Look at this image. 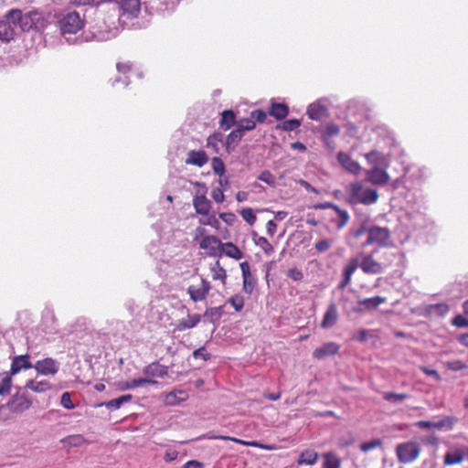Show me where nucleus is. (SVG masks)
Segmentation results:
<instances>
[{
  "label": "nucleus",
  "mask_w": 468,
  "mask_h": 468,
  "mask_svg": "<svg viewBox=\"0 0 468 468\" xmlns=\"http://www.w3.org/2000/svg\"><path fill=\"white\" fill-rule=\"evenodd\" d=\"M378 199V193L376 189L365 187L359 182L352 183L349 186V202L351 204H363L366 206L375 204Z\"/></svg>",
  "instance_id": "f257e3e1"
},
{
  "label": "nucleus",
  "mask_w": 468,
  "mask_h": 468,
  "mask_svg": "<svg viewBox=\"0 0 468 468\" xmlns=\"http://www.w3.org/2000/svg\"><path fill=\"white\" fill-rule=\"evenodd\" d=\"M6 17L11 19L14 25H18L23 31H28L37 27L41 14L37 10L22 13L20 9H11L7 12Z\"/></svg>",
  "instance_id": "f03ea898"
},
{
  "label": "nucleus",
  "mask_w": 468,
  "mask_h": 468,
  "mask_svg": "<svg viewBox=\"0 0 468 468\" xmlns=\"http://www.w3.org/2000/svg\"><path fill=\"white\" fill-rule=\"evenodd\" d=\"M377 252L374 250L370 254L361 253L359 255L360 258V268L362 271L366 274H380L384 271V270L388 267L391 262L394 261L395 254L394 253H387L388 262L382 263L378 262L373 258V254Z\"/></svg>",
  "instance_id": "7ed1b4c3"
},
{
  "label": "nucleus",
  "mask_w": 468,
  "mask_h": 468,
  "mask_svg": "<svg viewBox=\"0 0 468 468\" xmlns=\"http://www.w3.org/2000/svg\"><path fill=\"white\" fill-rule=\"evenodd\" d=\"M391 232L387 227L371 226L367 230V239L363 246L378 245L380 248L388 247L391 242Z\"/></svg>",
  "instance_id": "20e7f679"
},
{
  "label": "nucleus",
  "mask_w": 468,
  "mask_h": 468,
  "mask_svg": "<svg viewBox=\"0 0 468 468\" xmlns=\"http://www.w3.org/2000/svg\"><path fill=\"white\" fill-rule=\"evenodd\" d=\"M420 445L411 441L399 443L395 449L399 463L404 464L416 461L420 456Z\"/></svg>",
  "instance_id": "39448f33"
},
{
  "label": "nucleus",
  "mask_w": 468,
  "mask_h": 468,
  "mask_svg": "<svg viewBox=\"0 0 468 468\" xmlns=\"http://www.w3.org/2000/svg\"><path fill=\"white\" fill-rule=\"evenodd\" d=\"M84 26V21L76 11L69 12L59 20V27L63 35L76 34Z\"/></svg>",
  "instance_id": "423d86ee"
},
{
  "label": "nucleus",
  "mask_w": 468,
  "mask_h": 468,
  "mask_svg": "<svg viewBox=\"0 0 468 468\" xmlns=\"http://www.w3.org/2000/svg\"><path fill=\"white\" fill-rule=\"evenodd\" d=\"M210 290L211 286L209 282L205 279H201L198 284L190 285L187 289V292L190 299L197 303L205 300Z\"/></svg>",
  "instance_id": "0eeeda50"
},
{
  "label": "nucleus",
  "mask_w": 468,
  "mask_h": 468,
  "mask_svg": "<svg viewBox=\"0 0 468 468\" xmlns=\"http://www.w3.org/2000/svg\"><path fill=\"white\" fill-rule=\"evenodd\" d=\"M389 176L385 169L374 166L366 172V181L376 186H384L389 181Z\"/></svg>",
  "instance_id": "6e6552de"
},
{
  "label": "nucleus",
  "mask_w": 468,
  "mask_h": 468,
  "mask_svg": "<svg viewBox=\"0 0 468 468\" xmlns=\"http://www.w3.org/2000/svg\"><path fill=\"white\" fill-rule=\"evenodd\" d=\"M34 368L40 375H55L59 369V363L51 357H48L37 361Z\"/></svg>",
  "instance_id": "1a4fd4ad"
},
{
  "label": "nucleus",
  "mask_w": 468,
  "mask_h": 468,
  "mask_svg": "<svg viewBox=\"0 0 468 468\" xmlns=\"http://www.w3.org/2000/svg\"><path fill=\"white\" fill-rule=\"evenodd\" d=\"M32 401L25 394H15L7 403L8 409L12 412H23L28 410Z\"/></svg>",
  "instance_id": "9d476101"
},
{
  "label": "nucleus",
  "mask_w": 468,
  "mask_h": 468,
  "mask_svg": "<svg viewBox=\"0 0 468 468\" xmlns=\"http://www.w3.org/2000/svg\"><path fill=\"white\" fill-rule=\"evenodd\" d=\"M199 247L207 250L210 256H219L222 242L216 236H205L201 239Z\"/></svg>",
  "instance_id": "9b49d317"
},
{
  "label": "nucleus",
  "mask_w": 468,
  "mask_h": 468,
  "mask_svg": "<svg viewBox=\"0 0 468 468\" xmlns=\"http://www.w3.org/2000/svg\"><path fill=\"white\" fill-rule=\"evenodd\" d=\"M239 266L243 278V291L248 294H251L256 286V279L250 272V267L248 261L241 262Z\"/></svg>",
  "instance_id": "f8f14e48"
},
{
  "label": "nucleus",
  "mask_w": 468,
  "mask_h": 468,
  "mask_svg": "<svg viewBox=\"0 0 468 468\" xmlns=\"http://www.w3.org/2000/svg\"><path fill=\"white\" fill-rule=\"evenodd\" d=\"M340 346L335 342H327L322 346L315 348L313 356L318 360H322L326 356H334L338 353Z\"/></svg>",
  "instance_id": "ddd939ff"
},
{
  "label": "nucleus",
  "mask_w": 468,
  "mask_h": 468,
  "mask_svg": "<svg viewBox=\"0 0 468 468\" xmlns=\"http://www.w3.org/2000/svg\"><path fill=\"white\" fill-rule=\"evenodd\" d=\"M32 367H34V365L31 364L28 355L16 356L12 359L10 372L8 373L12 377L16 375L22 369H28Z\"/></svg>",
  "instance_id": "4468645a"
},
{
  "label": "nucleus",
  "mask_w": 468,
  "mask_h": 468,
  "mask_svg": "<svg viewBox=\"0 0 468 468\" xmlns=\"http://www.w3.org/2000/svg\"><path fill=\"white\" fill-rule=\"evenodd\" d=\"M337 160L340 165L349 173L358 175L361 171L360 165L353 160L347 154L339 152L337 154Z\"/></svg>",
  "instance_id": "2eb2a0df"
},
{
  "label": "nucleus",
  "mask_w": 468,
  "mask_h": 468,
  "mask_svg": "<svg viewBox=\"0 0 468 468\" xmlns=\"http://www.w3.org/2000/svg\"><path fill=\"white\" fill-rule=\"evenodd\" d=\"M120 5L122 10V16L127 18L137 16L141 9L140 0H121Z\"/></svg>",
  "instance_id": "dca6fc26"
},
{
  "label": "nucleus",
  "mask_w": 468,
  "mask_h": 468,
  "mask_svg": "<svg viewBox=\"0 0 468 468\" xmlns=\"http://www.w3.org/2000/svg\"><path fill=\"white\" fill-rule=\"evenodd\" d=\"M338 320V310L335 303H331L324 314L321 327L324 329L333 327Z\"/></svg>",
  "instance_id": "f3484780"
},
{
  "label": "nucleus",
  "mask_w": 468,
  "mask_h": 468,
  "mask_svg": "<svg viewBox=\"0 0 468 468\" xmlns=\"http://www.w3.org/2000/svg\"><path fill=\"white\" fill-rule=\"evenodd\" d=\"M208 162V157L205 151L191 150L187 153L186 159V165H196L197 167H203Z\"/></svg>",
  "instance_id": "a211bd4d"
},
{
  "label": "nucleus",
  "mask_w": 468,
  "mask_h": 468,
  "mask_svg": "<svg viewBox=\"0 0 468 468\" xmlns=\"http://www.w3.org/2000/svg\"><path fill=\"white\" fill-rule=\"evenodd\" d=\"M11 19H8L6 16L5 19L0 20V40L9 42L15 37V27Z\"/></svg>",
  "instance_id": "6ab92c4d"
},
{
  "label": "nucleus",
  "mask_w": 468,
  "mask_h": 468,
  "mask_svg": "<svg viewBox=\"0 0 468 468\" xmlns=\"http://www.w3.org/2000/svg\"><path fill=\"white\" fill-rule=\"evenodd\" d=\"M193 206L197 214L207 216L211 208V202L205 195H200L194 197Z\"/></svg>",
  "instance_id": "aec40b11"
},
{
  "label": "nucleus",
  "mask_w": 468,
  "mask_h": 468,
  "mask_svg": "<svg viewBox=\"0 0 468 468\" xmlns=\"http://www.w3.org/2000/svg\"><path fill=\"white\" fill-rule=\"evenodd\" d=\"M224 134L220 132H215L207 138L206 146L211 149L214 154H218L220 146H225Z\"/></svg>",
  "instance_id": "412c9836"
},
{
  "label": "nucleus",
  "mask_w": 468,
  "mask_h": 468,
  "mask_svg": "<svg viewBox=\"0 0 468 468\" xmlns=\"http://www.w3.org/2000/svg\"><path fill=\"white\" fill-rule=\"evenodd\" d=\"M243 135L244 133L239 128H236L226 137L225 148L228 154L233 152L235 147L241 141Z\"/></svg>",
  "instance_id": "4be33fe9"
},
{
  "label": "nucleus",
  "mask_w": 468,
  "mask_h": 468,
  "mask_svg": "<svg viewBox=\"0 0 468 468\" xmlns=\"http://www.w3.org/2000/svg\"><path fill=\"white\" fill-rule=\"evenodd\" d=\"M167 367L158 363H152L144 367L143 373L149 378H164L167 375Z\"/></svg>",
  "instance_id": "5701e85b"
},
{
  "label": "nucleus",
  "mask_w": 468,
  "mask_h": 468,
  "mask_svg": "<svg viewBox=\"0 0 468 468\" xmlns=\"http://www.w3.org/2000/svg\"><path fill=\"white\" fill-rule=\"evenodd\" d=\"M366 159L371 165L375 166H384L387 167L388 165V160L386 155L378 151H371L365 154Z\"/></svg>",
  "instance_id": "b1692460"
},
{
  "label": "nucleus",
  "mask_w": 468,
  "mask_h": 468,
  "mask_svg": "<svg viewBox=\"0 0 468 468\" xmlns=\"http://www.w3.org/2000/svg\"><path fill=\"white\" fill-rule=\"evenodd\" d=\"M237 123L236 114L232 110H225L221 112V118L219 121V127L228 131Z\"/></svg>",
  "instance_id": "393cba45"
},
{
  "label": "nucleus",
  "mask_w": 468,
  "mask_h": 468,
  "mask_svg": "<svg viewBox=\"0 0 468 468\" xmlns=\"http://www.w3.org/2000/svg\"><path fill=\"white\" fill-rule=\"evenodd\" d=\"M223 253L235 260H240L243 257L242 251L232 242L222 243L219 256Z\"/></svg>",
  "instance_id": "a878e982"
},
{
  "label": "nucleus",
  "mask_w": 468,
  "mask_h": 468,
  "mask_svg": "<svg viewBox=\"0 0 468 468\" xmlns=\"http://www.w3.org/2000/svg\"><path fill=\"white\" fill-rule=\"evenodd\" d=\"M187 393L182 389H175L165 395V404L175 406L187 399Z\"/></svg>",
  "instance_id": "bb28decb"
},
{
  "label": "nucleus",
  "mask_w": 468,
  "mask_h": 468,
  "mask_svg": "<svg viewBox=\"0 0 468 468\" xmlns=\"http://www.w3.org/2000/svg\"><path fill=\"white\" fill-rule=\"evenodd\" d=\"M327 109L320 103H312L307 109V114L310 119L320 121L326 115Z\"/></svg>",
  "instance_id": "cd10ccee"
},
{
  "label": "nucleus",
  "mask_w": 468,
  "mask_h": 468,
  "mask_svg": "<svg viewBox=\"0 0 468 468\" xmlns=\"http://www.w3.org/2000/svg\"><path fill=\"white\" fill-rule=\"evenodd\" d=\"M269 114L276 120H283L289 114V108L284 103H272Z\"/></svg>",
  "instance_id": "c85d7f7f"
},
{
  "label": "nucleus",
  "mask_w": 468,
  "mask_h": 468,
  "mask_svg": "<svg viewBox=\"0 0 468 468\" xmlns=\"http://www.w3.org/2000/svg\"><path fill=\"white\" fill-rule=\"evenodd\" d=\"M201 320L200 314L188 315L187 319H182L178 321L176 329L178 331H184L195 327Z\"/></svg>",
  "instance_id": "c756f323"
},
{
  "label": "nucleus",
  "mask_w": 468,
  "mask_h": 468,
  "mask_svg": "<svg viewBox=\"0 0 468 468\" xmlns=\"http://www.w3.org/2000/svg\"><path fill=\"white\" fill-rule=\"evenodd\" d=\"M25 388L37 393H42L50 389L51 384L48 380L35 381L30 379L27 381Z\"/></svg>",
  "instance_id": "7c9ffc66"
},
{
  "label": "nucleus",
  "mask_w": 468,
  "mask_h": 468,
  "mask_svg": "<svg viewBox=\"0 0 468 468\" xmlns=\"http://www.w3.org/2000/svg\"><path fill=\"white\" fill-rule=\"evenodd\" d=\"M60 442L65 447H80L86 442V439L81 434H74L63 438Z\"/></svg>",
  "instance_id": "2f4dec72"
},
{
  "label": "nucleus",
  "mask_w": 468,
  "mask_h": 468,
  "mask_svg": "<svg viewBox=\"0 0 468 468\" xmlns=\"http://www.w3.org/2000/svg\"><path fill=\"white\" fill-rule=\"evenodd\" d=\"M318 460V453L314 450L303 451L298 459V464H308L312 465Z\"/></svg>",
  "instance_id": "473e14b6"
},
{
  "label": "nucleus",
  "mask_w": 468,
  "mask_h": 468,
  "mask_svg": "<svg viewBox=\"0 0 468 468\" xmlns=\"http://www.w3.org/2000/svg\"><path fill=\"white\" fill-rule=\"evenodd\" d=\"M12 388V377L8 372L0 373V396L9 394Z\"/></svg>",
  "instance_id": "72a5a7b5"
},
{
  "label": "nucleus",
  "mask_w": 468,
  "mask_h": 468,
  "mask_svg": "<svg viewBox=\"0 0 468 468\" xmlns=\"http://www.w3.org/2000/svg\"><path fill=\"white\" fill-rule=\"evenodd\" d=\"M223 313L224 306L210 307L205 311L203 316L204 318H207L209 322L216 323L222 317Z\"/></svg>",
  "instance_id": "f704fd0d"
},
{
  "label": "nucleus",
  "mask_w": 468,
  "mask_h": 468,
  "mask_svg": "<svg viewBox=\"0 0 468 468\" xmlns=\"http://www.w3.org/2000/svg\"><path fill=\"white\" fill-rule=\"evenodd\" d=\"M132 399H133V396L131 394H127V395L121 396L117 399H113L110 401L104 402V403L101 404V406H105L108 409L118 410L124 403L131 401Z\"/></svg>",
  "instance_id": "c9c22d12"
},
{
  "label": "nucleus",
  "mask_w": 468,
  "mask_h": 468,
  "mask_svg": "<svg viewBox=\"0 0 468 468\" xmlns=\"http://www.w3.org/2000/svg\"><path fill=\"white\" fill-rule=\"evenodd\" d=\"M386 302V298L382 296H375L371 298H366L359 301V304L364 309H377L380 304Z\"/></svg>",
  "instance_id": "e433bc0d"
},
{
  "label": "nucleus",
  "mask_w": 468,
  "mask_h": 468,
  "mask_svg": "<svg viewBox=\"0 0 468 468\" xmlns=\"http://www.w3.org/2000/svg\"><path fill=\"white\" fill-rule=\"evenodd\" d=\"M324 462L322 468H340L341 460L334 452H326L323 455Z\"/></svg>",
  "instance_id": "4c0bfd02"
},
{
  "label": "nucleus",
  "mask_w": 468,
  "mask_h": 468,
  "mask_svg": "<svg viewBox=\"0 0 468 468\" xmlns=\"http://www.w3.org/2000/svg\"><path fill=\"white\" fill-rule=\"evenodd\" d=\"M210 271L212 272L213 280H220L223 282V284H225L226 279H227V272H226V270L220 266V263L218 261H217L210 267Z\"/></svg>",
  "instance_id": "58836bf2"
},
{
  "label": "nucleus",
  "mask_w": 468,
  "mask_h": 468,
  "mask_svg": "<svg viewBox=\"0 0 468 468\" xmlns=\"http://www.w3.org/2000/svg\"><path fill=\"white\" fill-rule=\"evenodd\" d=\"M360 267V258L359 257H354L351 258L346 265L343 269V274H346L352 278V275L356 271V269Z\"/></svg>",
  "instance_id": "ea45409f"
},
{
  "label": "nucleus",
  "mask_w": 468,
  "mask_h": 468,
  "mask_svg": "<svg viewBox=\"0 0 468 468\" xmlns=\"http://www.w3.org/2000/svg\"><path fill=\"white\" fill-rule=\"evenodd\" d=\"M463 454L460 452H447L444 455L443 463L444 465H453L456 463H461L463 461Z\"/></svg>",
  "instance_id": "a19ab883"
},
{
  "label": "nucleus",
  "mask_w": 468,
  "mask_h": 468,
  "mask_svg": "<svg viewBox=\"0 0 468 468\" xmlns=\"http://www.w3.org/2000/svg\"><path fill=\"white\" fill-rule=\"evenodd\" d=\"M409 397L406 393H394V392H384L383 399L391 403H399L402 402Z\"/></svg>",
  "instance_id": "79ce46f5"
},
{
  "label": "nucleus",
  "mask_w": 468,
  "mask_h": 468,
  "mask_svg": "<svg viewBox=\"0 0 468 468\" xmlns=\"http://www.w3.org/2000/svg\"><path fill=\"white\" fill-rule=\"evenodd\" d=\"M258 179L266 183L271 187H275L277 185L275 176L269 170L261 171V173L258 176Z\"/></svg>",
  "instance_id": "37998d69"
},
{
  "label": "nucleus",
  "mask_w": 468,
  "mask_h": 468,
  "mask_svg": "<svg viewBox=\"0 0 468 468\" xmlns=\"http://www.w3.org/2000/svg\"><path fill=\"white\" fill-rule=\"evenodd\" d=\"M255 126V121H253L251 117L241 119L237 122V128H239L243 133L247 131L253 130Z\"/></svg>",
  "instance_id": "c03bdc74"
},
{
  "label": "nucleus",
  "mask_w": 468,
  "mask_h": 468,
  "mask_svg": "<svg viewBox=\"0 0 468 468\" xmlns=\"http://www.w3.org/2000/svg\"><path fill=\"white\" fill-rule=\"evenodd\" d=\"M301 125V122L298 119H290L284 121L282 124H279L277 128L282 129L283 131H294L299 128Z\"/></svg>",
  "instance_id": "a18cd8bd"
},
{
  "label": "nucleus",
  "mask_w": 468,
  "mask_h": 468,
  "mask_svg": "<svg viewBox=\"0 0 468 468\" xmlns=\"http://www.w3.org/2000/svg\"><path fill=\"white\" fill-rule=\"evenodd\" d=\"M255 244L260 246L267 255H271L274 251L272 245L264 237H259L255 239Z\"/></svg>",
  "instance_id": "49530a36"
},
{
  "label": "nucleus",
  "mask_w": 468,
  "mask_h": 468,
  "mask_svg": "<svg viewBox=\"0 0 468 468\" xmlns=\"http://www.w3.org/2000/svg\"><path fill=\"white\" fill-rule=\"evenodd\" d=\"M227 303H230L237 312H240L244 307V298L239 294L233 295Z\"/></svg>",
  "instance_id": "de8ad7c7"
},
{
  "label": "nucleus",
  "mask_w": 468,
  "mask_h": 468,
  "mask_svg": "<svg viewBox=\"0 0 468 468\" xmlns=\"http://www.w3.org/2000/svg\"><path fill=\"white\" fill-rule=\"evenodd\" d=\"M212 169L214 173L219 176H222L225 173V165L219 157L212 158Z\"/></svg>",
  "instance_id": "09e8293b"
},
{
  "label": "nucleus",
  "mask_w": 468,
  "mask_h": 468,
  "mask_svg": "<svg viewBox=\"0 0 468 468\" xmlns=\"http://www.w3.org/2000/svg\"><path fill=\"white\" fill-rule=\"evenodd\" d=\"M240 216L250 225H253L256 222V216L250 207H245L240 210Z\"/></svg>",
  "instance_id": "8fccbe9b"
},
{
  "label": "nucleus",
  "mask_w": 468,
  "mask_h": 468,
  "mask_svg": "<svg viewBox=\"0 0 468 468\" xmlns=\"http://www.w3.org/2000/svg\"><path fill=\"white\" fill-rule=\"evenodd\" d=\"M338 215L339 220L337 222V229H343L349 221V215L346 210L337 208L335 211Z\"/></svg>",
  "instance_id": "3c124183"
},
{
  "label": "nucleus",
  "mask_w": 468,
  "mask_h": 468,
  "mask_svg": "<svg viewBox=\"0 0 468 468\" xmlns=\"http://www.w3.org/2000/svg\"><path fill=\"white\" fill-rule=\"evenodd\" d=\"M430 311L434 312L440 316H444L449 312V306L446 303H436L430 305Z\"/></svg>",
  "instance_id": "603ef678"
},
{
  "label": "nucleus",
  "mask_w": 468,
  "mask_h": 468,
  "mask_svg": "<svg viewBox=\"0 0 468 468\" xmlns=\"http://www.w3.org/2000/svg\"><path fill=\"white\" fill-rule=\"evenodd\" d=\"M340 133L339 127L335 123H329L325 126V130L324 133V139L327 140V138L337 135Z\"/></svg>",
  "instance_id": "864d4df0"
},
{
  "label": "nucleus",
  "mask_w": 468,
  "mask_h": 468,
  "mask_svg": "<svg viewBox=\"0 0 468 468\" xmlns=\"http://www.w3.org/2000/svg\"><path fill=\"white\" fill-rule=\"evenodd\" d=\"M199 223L201 225L211 226L214 229H219L220 222L214 215L208 216L207 218H200Z\"/></svg>",
  "instance_id": "5fc2aeb1"
},
{
  "label": "nucleus",
  "mask_w": 468,
  "mask_h": 468,
  "mask_svg": "<svg viewBox=\"0 0 468 468\" xmlns=\"http://www.w3.org/2000/svg\"><path fill=\"white\" fill-rule=\"evenodd\" d=\"M445 366L449 370L455 372L467 368V365L461 360L448 361Z\"/></svg>",
  "instance_id": "6e6d98bb"
},
{
  "label": "nucleus",
  "mask_w": 468,
  "mask_h": 468,
  "mask_svg": "<svg viewBox=\"0 0 468 468\" xmlns=\"http://www.w3.org/2000/svg\"><path fill=\"white\" fill-rule=\"evenodd\" d=\"M382 442L379 439H376L370 441L364 442L360 445V450L364 452H367L373 449L381 446Z\"/></svg>",
  "instance_id": "4d7b16f0"
},
{
  "label": "nucleus",
  "mask_w": 468,
  "mask_h": 468,
  "mask_svg": "<svg viewBox=\"0 0 468 468\" xmlns=\"http://www.w3.org/2000/svg\"><path fill=\"white\" fill-rule=\"evenodd\" d=\"M60 404L67 410H73L75 408V405L72 402L70 394L69 392H64L61 395Z\"/></svg>",
  "instance_id": "13d9d810"
},
{
  "label": "nucleus",
  "mask_w": 468,
  "mask_h": 468,
  "mask_svg": "<svg viewBox=\"0 0 468 468\" xmlns=\"http://www.w3.org/2000/svg\"><path fill=\"white\" fill-rule=\"evenodd\" d=\"M250 117L253 121L258 122H264L267 118V113L262 110H255L250 112Z\"/></svg>",
  "instance_id": "bf43d9fd"
},
{
  "label": "nucleus",
  "mask_w": 468,
  "mask_h": 468,
  "mask_svg": "<svg viewBox=\"0 0 468 468\" xmlns=\"http://www.w3.org/2000/svg\"><path fill=\"white\" fill-rule=\"evenodd\" d=\"M452 324L459 328H466L468 327V319L462 314H458L452 319Z\"/></svg>",
  "instance_id": "052dcab7"
},
{
  "label": "nucleus",
  "mask_w": 468,
  "mask_h": 468,
  "mask_svg": "<svg viewBox=\"0 0 468 468\" xmlns=\"http://www.w3.org/2000/svg\"><path fill=\"white\" fill-rule=\"evenodd\" d=\"M449 427L451 430L452 428V420L450 417H445L444 419L441 420L440 421H433V428H436L438 430H441L444 427Z\"/></svg>",
  "instance_id": "680f3d73"
},
{
  "label": "nucleus",
  "mask_w": 468,
  "mask_h": 468,
  "mask_svg": "<svg viewBox=\"0 0 468 468\" xmlns=\"http://www.w3.org/2000/svg\"><path fill=\"white\" fill-rule=\"evenodd\" d=\"M287 276L295 282H300L303 278V272L297 268H292L288 271Z\"/></svg>",
  "instance_id": "e2e57ef3"
},
{
  "label": "nucleus",
  "mask_w": 468,
  "mask_h": 468,
  "mask_svg": "<svg viewBox=\"0 0 468 468\" xmlns=\"http://www.w3.org/2000/svg\"><path fill=\"white\" fill-rule=\"evenodd\" d=\"M193 356L207 361L210 358L211 355L206 351L205 347H200L193 352Z\"/></svg>",
  "instance_id": "0e129e2a"
},
{
  "label": "nucleus",
  "mask_w": 468,
  "mask_h": 468,
  "mask_svg": "<svg viewBox=\"0 0 468 468\" xmlns=\"http://www.w3.org/2000/svg\"><path fill=\"white\" fill-rule=\"evenodd\" d=\"M211 197L217 203H222L225 200L224 193L219 187H216L211 191Z\"/></svg>",
  "instance_id": "69168bd1"
},
{
  "label": "nucleus",
  "mask_w": 468,
  "mask_h": 468,
  "mask_svg": "<svg viewBox=\"0 0 468 468\" xmlns=\"http://www.w3.org/2000/svg\"><path fill=\"white\" fill-rule=\"evenodd\" d=\"M314 247L319 252H325L330 249L331 244L327 239H322L316 242Z\"/></svg>",
  "instance_id": "338daca9"
},
{
  "label": "nucleus",
  "mask_w": 468,
  "mask_h": 468,
  "mask_svg": "<svg viewBox=\"0 0 468 468\" xmlns=\"http://www.w3.org/2000/svg\"><path fill=\"white\" fill-rule=\"evenodd\" d=\"M182 468H204V465L202 463L197 461V460H190L186 462Z\"/></svg>",
  "instance_id": "774afa93"
}]
</instances>
